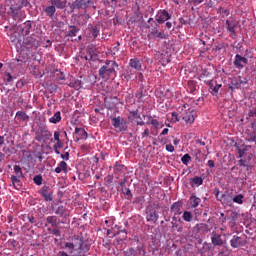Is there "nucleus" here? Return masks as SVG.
<instances>
[{
    "instance_id": "nucleus-22",
    "label": "nucleus",
    "mask_w": 256,
    "mask_h": 256,
    "mask_svg": "<svg viewBox=\"0 0 256 256\" xmlns=\"http://www.w3.org/2000/svg\"><path fill=\"white\" fill-rule=\"evenodd\" d=\"M51 5L56 9H65L67 7V0H50Z\"/></svg>"
},
{
    "instance_id": "nucleus-27",
    "label": "nucleus",
    "mask_w": 256,
    "mask_h": 256,
    "mask_svg": "<svg viewBox=\"0 0 256 256\" xmlns=\"http://www.w3.org/2000/svg\"><path fill=\"white\" fill-rule=\"evenodd\" d=\"M130 67H132V69H136L137 71H141V61H139L137 58L131 59Z\"/></svg>"
},
{
    "instance_id": "nucleus-6",
    "label": "nucleus",
    "mask_w": 256,
    "mask_h": 256,
    "mask_svg": "<svg viewBox=\"0 0 256 256\" xmlns=\"http://www.w3.org/2000/svg\"><path fill=\"white\" fill-rule=\"evenodd\" d=\"M68 5L70 9L74 11V9H87V7H91L93 5L92 0H75L73 3L69 2Z\"/></svg>"
},
{
    "instance_id": "nucleus-18",
    "label": "nucleus",
    "mask_w": 256,
    "mask_h": 256,
    "mask_svg": "<svg viewBox=\"0 0 256 256\" xmlns=\"http://www.w3.org/2000/svg\"><path fill=\"white\" fill-rule=\"evenodd\" d=\"M43 11L44 13H46L47 17H50V19H54L57 8L52 4L50 6H44Z\"/></svg>"
},
{
    "instance_id": "nucleus-17",
    "label": "nucleus",
    "mask_w": 256,
    "mask_h": 256,
    "mask_svg": "<svg viewBox=\"0 0 256 256\" xmlns=\"http://www.w3.org/2000/svg\"><path fill=\"white\" fill-rule=\"evenodd\" d=\"M194 233H201L202 235H206L207 232H209V225L205 223H199L196 224L193 228Z\"/></svg>"
},
{
    "instance_id": "nucleus-59",
    "label": "nucleus",
    "mask_w": 256,
    "mask_h": 256,
    "mask_svg": "<svg viewBox=\"0 0 256 256\" xmlns=\"http://www.w3.org/2000/svg\"><path fill=\"white\" fill-rule=\"evenodd\" d=\"M60 135H61V133H59V131H55V132H54V140L57 141V142L61 141V140L59 139V136H60Z\"/></svg>"
},
{
    "instance_id": "nucleus-34",
    "label": "nucleus",
    "mask_w": 256,
    "mask_h": 256,
    "mask_svg": "<svg viewBox=\"0 0 256 256\" xmlns=\"http://www.w3.org/2000/svg\"><path fill=\"white\" fill-rule=\"evenodd\" d=\"M77 33H79V28L76 26H69L68 37H77Z\"/></svg>"
},
{
    "instance_id": "nucleus-12",
    "label": "nucleus",
    "mask_w": 256,
    "mask_h": 256,
    "mask_svg": "<svg viewBox=\"0 0 256 256\" xmlns=\"http://www.w3.org/2000/svg\"><path fill=\"white\" fill-rule=\"evenodd\" d=\"M169 19H171V15L169 14V12L167 10H160L156 14V21L160 25H162V23H165V21H169Z\"/></svg>"
},
{
    "instance_id": "nucleus-53",
    "label": "nucleus",
    "mask_w": 256,
    "mask_h": 256,
    "mask_svg": "<svg viewBox=\"0 0 256 256\" xmlns=\"http://www.w3.org/2000/svg\"><path fill=\"white\" fill-rule=\"evenodd\" d=\"M172 121L174 123H177L179 121V114H177V112L172 113Z\"/></svg>"
},
{
    "instance_id": "nucleus-38",
    "label": "nucleus",
    "mask_w": 256,
    "mask_h": 256,
    "mask_svg": "<svg viewBox=\"0 0 256 256\" xmlns=\"http://www.w3.org/2000/svg\"><path fill=\"white\" fill-rule=\"evenodd\" d=\"M243 199H245V196H243V194H238L233 197L232 201L238 203V205H243Z\"/></svg>"
},
{
    "instance_id": "nucleus-60",
    "label": "nucleus",
    "mask_w": 256,
    "mask_h": 256,
    "mask_svg": "<svg viewBox=\"0 0 256 256\" xmlns=\"http://www.w3.org/2000/svg\"><path fill=\"white\" fill-rule=\"evenodd\" d=\"M61 158L65 161H69V152H65L64 154H61Z\"/></svg>"
},
{
    "instance_id": "nucleus-57",
    "label": "nucleus",
    "mask_w": 256,
    "mask_h": 256,
    "mask_svg": "<svg viewBox=\"0 0 256 256\" xmlns=\"http://www.w3.org/2000/svg\"><path fill=\"white\" fill-rule=\"evenodd\" d=\"M166 151L173 153V151H175V147L172 144H168L166 145Z\"/></svg>"
},
{
    "instance_id": "nucleus-7",
    "label": "nucleus",
    "mask_w": 256,
    "mask_h": 256,
    "mask_svg": "<svg viewBox=\"0 0 256 256\" xmlns=\"http://www.w3.org/2000/svg\"><path fill=\"white\" fill-rule=\"evenodd\" d=\"M8 15H10V17H12V19H14V21H18L21 22L24 19V15L23 12L21 11V8L19 7H14L11 6L10 10L8 11Z\"/></svg>"
},
{
    "instance_id": "nucleus-2",
    "label": "nucleus",
    "mask_w": 256,
    "mask_h": 256,
    "mask_svg": "<svg viewBox=\"0 0 256 256\" xmlns=\"http://www.w3.org/2000/svg\"><path fill=\"white\" fill-rule=\"evenodd\" d=\"M91 247V244H89L83 237H72L70 242H66L64 244V249H68L69 253H73L75 249H79V251H83L84 253H87Z\"/></svg>"
},
{
    "instance_id": "nucleus-40",
    "label": "nucleus",
    "mask_w": 256,
    "mask_h": 256,
    "mask_svg": "<svg viewBox=\"0 0 256 256\" xmlns=\"http://www.w3.org/2000/svg\"><path fill=\"white\" fill-rule=\"evenodd\" d=\"M69 86L73 87V89H76L77 91H79V89H81V80L71 81Z\"/></svg>"
},
{
    "instance_id": "nucleus-15",
    "label": "nucleus",
    "mask_w": 256,
    "mask_h": 256,
    "mask_svg": "<svg viewBox=\"0 0 256 256\" xmlns=\"http://www.w3.org/2000/svg\"><path fill=\"white\" fill-rule=\"evenodd\" d=\"M243 80H241V76L234 77L231 79V83L229 84V89L231 91H235V89H241V85H243Z\"/></svg>"
},
{
    "instance_id": "nucleus-43",
    "label": "nucleus",
    "mask_w": 256,
    "mask_h": 256,
    "mask_svg": "<svg viewBox=\"0 0 256 256\" xmlns=\"http://www.w3.org/2000/svg\"><path fill=\"white\" fill-rule=\"evenodd\" d=\"M33 181H34L35 185H42L43 184V176L36 175V176H34Z\"/></svg>"
},
{
    "instance_id": "nucleus-51",
    "label": "nucleus",
    "mask_w": 256,
    "mask_h": 256,
    "mask_svg": "<svg viewBox=\"0 0 256 256\" xmlns=\"http://www.w3.org/2000/svg\"><path fill=\"white\" fill-rule=\"evenodd\" d=\"M130 115H132V117H134V119H141V115L139 114V111H132L130 112Z\"/></svg>"
},
{
    "instance_id": "nucleus-8",
    "label": "nucleus",
    "mask_w": 256,
    "mask_h": 256,
    "mask_svg": "<svg viewBox=\"0 0 256 256\" xmlns=\"http://www.w3.org/2000/svg\"><path fill=\"white\" fill-rule=\"evenodd\" d=\"M23 45L26 47V49H32V47L37 48L39 47V40H37L36 35H31L24 39Z\"/></svg>"
},
{
    "instance_id": "nucleus-19",
    "label": "nucleus",
    "mask_w": 256,
    "mask_h": 256,
    "mask_svg": "<svg viewBox=\"0 0 256 256\" xmlns=\"http://www.w3.org/2000/svg\"><path fill=\"white\" fill-rule=\"evenodd\" d=\"M10 41L15 45L16 47H19L21 45V34L19 32H14L10 36Z\"/></svg>"
},
{
    "instance_id": "nucleus-26",
    "label": "nucleus",
    "mask_w": 256,
    "mask_h": 256,
    "mask_svg": "<svg viewBox=\"0 0 256 256\" xmlns=\"http://www.w3.org/2000/svg\"><path fill=\"white\" fill-rule=\"evenodd\" d=\"M88 29H89L90 33L92 34V37L94 39H97V37L99 36V31H100L99 26H93V25L89 24Z\"/></svg>"
},
{
    "instance_id": "nucleus-48",
    "label": "nucleus",
    "mask_w": 256,
    "mask_h": 256,
    "mask_svg": "<svg viewBox=\"0 0 256 256\" xmlns=\"http://www.w3.org/2000/svg\"><path fill=\"white\" fill-rule=\"evenodd\" d=\"M48 90L50 91V93H56L57 92V85L56 84L48 85Z\"/></svg>"
},
{
    "instance_id": "nucleus-58",
    "label": "nucleus",
    "mask_w": 256,
    "mask_h": 256,
    "mask_svg": "<svg viewBox=\"0 0 256 256\" xmlns=\"http://www.w3.org/2000/svg\"><path fill=\"white\" fill-rule=\"evenodd\" d=\"M221 87V84H215L213 88V95H217L219 93V88Z\"/></svg>"
},
{
    "instance_id": "nucleus-44",
    "label": "nucleus",
    "mask_w": 256,
    "mask_h": 256,
    "mask_svg": "<svg viewBox=\"0 0 256 256\" xmlns=\"http://www.w3.org/2000/svg\"><path fill=\"white\" fill-rule=\"evenodd\" d=\"M17 1V7L21 9L22 7H27L29 5V1L27 0H16Z\"/></svg>"
},
{
    "instance_id": "nucleus-1",
    "label": "nucleus",
    "mask_w": 256,
    "mask_h": 256,
    "mask_svg": "<svg viewBox=\"0 0 256 256\" xmlns=\"http://www.w3.org/2000/svg\"><path fill=\"white\" fill-rule=\"evenodd\" d=\"M117 69H119V64H117V62L106 60L100 67L98 75L103 81H109V79H115L117 77Z\"/></svg>"
},
{
    "instance_id": "nucleus-14",
    "label": "nucleus",
    "mask_w": 256,
    "mask_h": 256,
    "mask_svg": "<svg viewBox=\"0 0 256 256\" xmlns=\"http://www.w3.org/2000/svg\"><path fill=\"white\" fill-rule=\"evenodd\" d=\"M247 63H249L247 58H245L239 54H236L235 61H234L235 67H237L238 69H243V67H245L247 65Z\"/></svg>"
},
{
    "instance_id": "nucleus-56",
    "label": "nucleus",
    "mask_w": 256,
    "mask_h": 256,
    "mask_svg": "<svg viewBox=\"0 0 256 256\" xmlns=\"http://www.w3.org/2000/svg\"><path fill=\"white\" fill-rule=\"evenodd\" d=\"M53 149H63V142L58 141L54 146Z\"/></svg>"
},
{
    "instance_id": "nucleus-9",
    "label": "nucleus",
    "mask_w": 256,
    "mask_h": 256,
    "mask_svg": "<svg viewBox=\"0 0 256 256\" xmlns=\"http://www.w3.org/2000/svg\"><path fill=\"white\" fill-rule=\"evenodd\" d=\"M227 29L230 33V37L232 39H237V33L235 32V29H237V26L239 25V22L235 19H230L226 21Z\"/></svg>"
},
{
    "instance_id": "nucleus-29",
    "label": "nucleus",
    "mask_w": 256,
    "mask_h": 256,
    "mask_svg": "<svg viewBox=\"0 0 256 256\" xmlns=\"http://www.w3.org/2000/svg\"><path fill=\"white\" fill-rule=\"evenodd\" d=\"M61 171H64V173H67V162L61 161L58 164V167L55 168V173H61Z\"/></svg>"
},
{
    "instance_id": "nucleus-16",
    "label": "nucleus",
    "mask_w": 256,
    "mask_h": 256,
    "mask_svg": "<svg viewBox=\"0 0 256 256\" xmlns=\"http://www.w3.org/2000/svg\"><path fill=\"white\" fill-rule=\"evenodd\" d=\"M212 245L214 247H222L223 245V238H221V234L213 231L211 236Z\"/></svg>"
},
{
    "instance_id": "nucleus-33",
    "label": "nucleus",
    "mask_w": 256,
    "mask_h": 256,
    "mask_svg": "<svg viewBox=\"0 0 256 256\" xmlns=\"http://www.w3.org/2000/svg\"><path fill=\"white\" fill-rule=\"evenodd\" d=\"M151 35H153V37H156L158 39H167V35H165L163 32H159V30L157 29H153L151 31Z\"/></svg>"
},
{
    "instance_id": "nucleus-11",
    "label": "nucleus",
    "mask_w": 256,
    "mask_h": 256,
    "mask_svg": "<svg viewBox=\"0 0 256 256\" xmlns=\"http://www.w3.org/2000/svg\"><path fill=\"white\" fill-rule=\"evenodd\" d=\"M39 193L44 198V201H53V190L49 186H43Z\"/></svg>"
},
{
    "instance_id": "nucleus-28",
    "label": "nucleus",
    "mask_w": 256,
    "mask_h": 256,
    "mask_svg": "<svg viewBox=\"0 0 256 256\" xmlns=\"http://www.w3.org/2000/svg\"><path fill=\"white\" fill-rule=\"evenodd\" d=\"M201 203V198H199V197H197V196H195V195H192L191 197H190V205H191V207H193L194 209L196 208V207H199V204Z\"/></svg>"
},
{
    "instance_id": "nucleus-5",
    "label": "nucleus",
    "mask_w": 256,
    "mask_h": 256,
    "mask_svg": "<svg viewBox=\"0 0 256 256\" xmlns=\"http://www.w3.org/2000/svg\"><path fill=\"white\" fill-rule=\"evenodd\" d=\"M111 123L113 127H115V129H118V131L120 132L127 131L128 129L127 121H125V119H123L121 116L113 117L111 119Z\"/></svg>"
},
{
    "instance_id": "nucleus-39",
    "label": "nucleus",
    "mask_w": 256,
    "mask_h": 256,
    "mask_svg": "<svg viewBox=\"0 0 256 256\" xmlns=\"http://www.w3.org/2000/svg\"><path fill=\"white\" fill-rule=\"evenodd\" d=\"M182 217L184 221H186L187 223H191L193 219V214L189 211H185Z\"/></svg>"
},
{
    "instance_id": "nucleus-24",
    "label": "nucleus",
    "mask_w": 256,
    "mask_h": 256,
    "mask_svg": "<svg viewBox=\"0 0 256 256\" xmlns=\"http://www.w3.org/2000/svg\"><path fill=\"white\" fill-rule=\"evenodd\" d=\"M190 184L191 187H199L200 185H203V178L199 176H195L194 178H190Z\"/></svg>"
},
{
    "instance_id": "nucleus-47",
    "label": "nucleus",
    "mask_w": 256,
    "mask_h": 256,
    "mask_svg": "<svg viewBox=\"0 0 256 256\" xmlns=\"http://www.w3.org/2000/svg\"><path fill=\"white\" fill-rule=\"evenodd\" d=\"M172 229H177L178 233H183L182 226H179V224L172 222Z\"/></svg>"
},
{
    "instance_id": "nucleus-37",
    "label": "nucleus",
    "mask_w": 256,
    "mask_h": 256,
    "mask_svg": "<svg viewBox=\"0 0 256 256\" xmlns=\"http://www.w3.org/2000/svg\"><path fill=\"white\" fill-rule=\"evenodd\" d=\"M59 121H61V112H56L50 119L49 122L50 123H59Z\"/></svg>"
},
{
    "instance_id": "nucleus-3",
    "label": "nucleus",
    "mask_w": 256,
    "mask_h": 256,
    "mask_svg": "<svg viewBox=\"0 0 256 256\" xmlns=\"http://www.w3.org/2000/svg\"><path fill=\"white\" fill-rule=\"evenodd\" d=\"M53 137V134L47 130L46 128L40 127L35 132V141H38V143H45V141H49Z\"/></svg>"
},
{
    "instance_id": "nucleus-54",
    "label": "nucleus",
    "mask_w": 256,
    "mask_h": 256,
    "mask_svg": "<svg viewBox=\"0 0 256 256\" xmlns=\"http://www.w3.org/2000/svg\"><path fill=\"white\" fill-rule=\"evenodd\" d=\"M52 235H55V237H61V230L59 229H52Z\"/></svg>"
},
{
    "instance_id": "nucleus-20",
    "label": "nucleus",
    "mask_w": 256,
    "mask_h": 256,
    "mask_svg": "<svg viewBox=\"0 0 256 256\" xmlns=\"http://www.w3.org/2000/svg\"><path fill=\"white\" fill-rule=\"evenodd\" d=\"M181 207H183V202L178 201L173 203L170 209L174 215H181Z\"/></svg>"
},
{
    "instance_id": "nucleus-35",
    "label": "nucleus",
    "mask_w": 256,
    "mask_h": 256,
    "mask_svg": "<svg viewBox=\"0 0 256 256\" xmlns=\"http://www.w3.org/2000/svg\"><path fill=\"white\" fill-rule=\"evenodd\" d=\"M145 93H147V91L143 86L138 89V91L136 92V97L138 98V101H143V97H145Z\"/></svg>"
},
{
    "instance_id": "nucleus-31",
    "label": "nucleus",
    "mask_w": 256,
    "mask_h": 256,
    "mask_svg": "<svg viewBox=\"0 0 256 256\" xmlns=\"http://www.w3.org/2000/svg\"><path fill=\"white\" fill-rule=\"evenodd\" d=\"M16 117L19 121H29V115L25 111H18Z\"/></svg>"
},
{
    "instance_id": "nucleus-62",
    "label": "nucleus",
    "mask_w": 256,
    "mask_h": 256,
    "mask_svg": "<svg viewBox=\"0 0 256 256\" xmlns=\"http://www.w3.org/2000/svg\"><path fill=\"white\" fill-rule=\"evenodd\" d=\"M238 216L239 214L237 212H232L231 214L232 221H235V219H237Z\"/></svg>"
},
{
    "instance_id": "nucleus-13",
    "label": "nucleus",
    "mask_w": 256,
    "mask_h": 256,
    "mask_svg": "<svg viewBox=\"0 0 256 256\" xmlns=\"http://www.w3.org/2000/svg\"><path fill=\"white\" fill-rule=\"evenodd\" d=\"M74 135H76V137H75L76 143H79V141H81L83 139H87V137H89V134H87V131H85L83 128H79V127L75 128Z\"/></svg>"
},
{
    "instance_id": "nucleus-50",
    "label": "nucleus",
    "mask_w": 256,
    "mask_h": 256,
    "mask_svg": "<svg viewBox=\"0 0 256 256\" xmlns=\"http://www.w3.org/2000/svg\"><path fill=\"white\" fill-rule=\"evenodd\" d=\"M118 231H119V233H124L123 239H127V229L120 226V227H118Z\"/></svg>"
},
{
    "instance_id": "nucleus-10",
    "label": "nucleus",
    "mask_w": 256,
    "mask_h": 256,
    "mask_svg": "<svg viewBox=\"0 0 256 256\" xmlns=\"http://www.w3.org/2000/svg\"><path fill=\"white\" fill-rule=\"evenodd\" d=\"M230 245L233 249H238V247H245L247 245V240L243 239L241 236L234 235L230 240Z\"/></svg>"
},
{
    "instance_id": "nucleus-49",
    "label": "nucleus",
    "mask_w": 256,
    "mask_h": 256,
    "mask_svg": "<svg viewBox=\"0 0 256 256\" xmlns=\"http://www.w3.org/2000/svg\"><path fill=\"white\" fill-rule=\"evenodd\" d=\"M8 245H9L10 247L15 248V247H17V245H19V242H17V240L10 239V240L8 241Z\"/></svg>"
},
{
    "instance_id": "nucleus-52",
    "label": "nucleus",
    "mask_w": 256,
    "mask_h": 256,
    "mask_svg": "<svg viewBox=\"0 0 256 256\" xmlns=\"http://www.w3.org/2000/svg\"><path fill=\"white\" fill-rule=\"evenodd\" d=\"M147 125H153V127H159V121L157 119H152L151 122H147Z\"/></svg>"
},
{
    "instance_id": "nucleus-64",
    "label": "nucleus",
    "mask_w": 256,
    "mask_h": 256,
    "mask_svg": "<svg viewBox=\"0 0 256 256\" xmlns=\"http://www.w3.org/2000/svg\"><path fill=\"white\" fill-rule=\"evenodd\" d=\"M142 137H149V130L146 128L144 132L142 133Z\"/></svg>"
},
{
    "instance_id": "nucleus-23",
    "label": "nucleus",
    "mask_w": 256,
    "mask_h": 256,
    "mask_svg": "<svg viewBox=\"0 0 256 256\" xmlns=\"http://www.w3.org/2000/svg\"><path fill=\"white\" fill-rule=\"evenodd\" d=\"M251 127L253 129L252 133L249 135L247 141L249 143H256V119L251 123Z\"/></svg>"
},
{
    "instance_id": "nucleus-42",
    "label": "nucleus",
    "mask_w": 256,
    "mask_h": 256,
    "mask_svg": "<svg viewBox=\"0 0 256 256\" xmlns=\"http://www.w3.org/2000/svg\"><path fill=\"white\" fill-rule=\"evenodd\" d=\"M14 173H16V177H23V171L21 169V166L15 165L14 166Z\"/></svg>"
},
{
    "instance_id": "nucleus-36",
    "label": "nucleus",
    "mask_w": 256,
    "mask_h": 256,
    "mask_svg": "<svg viewBox=\"0 0 256 256\" xmlns=\"http://www.w3.org/2000/svg\"><path fill=\"white\" fill-rule=\"evenodd\" d=\"M19 178V176H11L12 185L15 189H19V187H21V180H19Z\"/></svg>"
},
{
    "instance_id": "nucleus-63",
    "label": "nucleus",
    "mask_w": 256,
    "mask_h": 256,
    "mask_svg": "<svg viewBox=\"0 0 256 256\" xmlns=\"http://www.w3.org/2000/svg\"><path fill=\"white\" fill-rule=\"evenodd\" d=\"M208 166H209L211 169H213V167H215V161L209 160V161H208Z\"/></svg>"
},
{
    "instance_id": "nucleus-21",
    "label": "nucleus",
    "mask_w": 256,
    "mask_h": 256,
    "mask_svg": "<svg viewBox=\"0 0 256 256\" xmlns=\"http://www.w3.org/2000/svg\"><path fill=\"white\" fill-rule=\"evenodd\" d=\"M55 214L59 215V217H64V219H67V217H69V210L64 206H59L56 209Z\"/></svg>"
},
{
    "instance_id": "nucleus-61",
    "label": "nucleus",
    "mask_w": 256,
    "mask_h": 256,
    "mask_svg": "<svg viewBox=\"0 0 256 256\" xmlns=\"http://www.w3.org/2000/svg\"><path fill=\"white\" fill-rule=\"evenodd\" d=\"M6 77H7L6 80L8 81V83H11V81H13V76L11 75V73H7Z\"/></svg>"
},
{
    "instance_id": "nucleus-55",
    "label": "nucleus",
    "mask_w": 256,
    "mask_h": 256,
    "mask_svg": "<svg viewBox=\"0 0 256 256\" xmlns=\"http://www.w3.org/2000/svg\"><path fill=\"white\" fill-rule=\"evenodd\" d=\"M204 0H189V3H191V5H201V3H203Z\"/></svg>"
},
{
    "instance_id": "nucleus-30",
    "label": "nucleus",
    "mask_w": 256,
    "mask_h": 256,
    "mask_svg": "<svg viewBox=\"0 0 256 256\" xmlns=\"http://www.w3.org/2000/svg\"><path fill=\"white\" fill-rule=\"evenodd\" d=\"M31 27V21H26L24 23V27L21 28L22 35H29V33L31 32Z\"/></svg>"
},
{
    "instance_id": "nucleus-32",
    "label": "nucleus",
    "mask_w": 256,
    "mask_h": 256,
    "mask_svg": "<svg viewBox=\"0 0 256 256\" xmlns=\"http://www.w3.org/2000/svg\"><path fill=\"white\" fill-rule=\"evenodd\" d=\"M47 223H49L52 227H57L59 225V219L56 216H48L46 219Z\"/></svg>"
},
{
    "instance_id": "nucleus-25",
    "label": "nucleus",
    "mask_w": 256,
    "mask_h": 256,
    "mask_svg": "<svg viewBox=\"0 0 256 256\" xmlns=\"http://www.w3.org/2000/svg\"><path fill=\"white\" fill-rule=\"evenodd\" d=\"M182 120L187 124H191L195 122V116L193 115V112H186V114L182 117Z\"/></svg>"
},
{
    "instance_id": "nucleus-41",
    "label": "nucleus",
    "mask_w": 256,
    "mask_h": 256,
    "mask_svg": "<svg viewBox=\"0 0 256 256\" xmlns=\"http://www.w3.org/2000/svg\"><path fill=\"white\" fill-rule=\"evenodd\" d=\"M121 192L123 195H126V199H133V193H131V190L129 188H122Z\"/></svg>"
},
{
    "instance_id": "nucleus-4",
    "label": "nucleus",
    "mask_w": 256,
    "mask_h": 256,
    "mask_svg": "<svg viewBox=\"0 0 256 256\" xmlns=\"http://www.w3.org/2000/svg\"><path fill=\"white\" fill-rule=\"evenodd\" d=\"M146 219L152 223H157L159 220V214L157 213L155 204H150L146 207Z\"/></svg>"
},
{
    "instance_id": "nucleus-46",
    "label": "nucleus",
    "mask_w": 256,
    "mask_h": 256,
    "mask_svg": "<svg viewBox=\"0 0 256 256\" xmlns=\"http://www.w3.org/2000/svg\"><path fill=\"white\" fill-rule=\"evenodd\" d=\"M205 83H206V85H209V90H210V93H212V95H213V88H215V83H213V80H205Z\"/></svg>"
},
{
    "instance_id": "nucleus-45",
    "label": "nucleus",
    "mask_w": 256,
    "mask_h": 256,
    "mask_svg": "<svg viewBox=\"0 0 256 256\" xmlns=\"http://www.w3.org/2000/svg\"><path fill=\"white\" fill-rule=\"evenodd\" d=\"M181 161L184 165H189V161H191V156L189 154H185L182 158Z\"/></svg>"
}]
</instances>
